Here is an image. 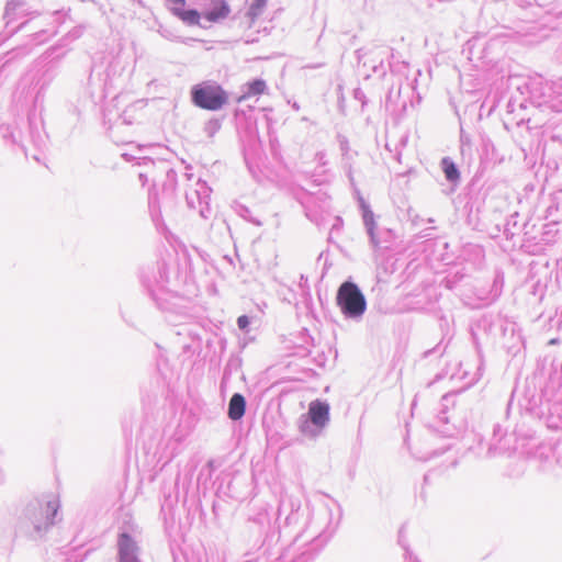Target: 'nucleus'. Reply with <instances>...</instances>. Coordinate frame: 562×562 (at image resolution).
Wrapping results in <instances>:
<instances>
[{
  "label": "nucleus",
  "instance_id": "nucleus-5",
  "mask_svg": "<svg viewBox=\"0 0 562 562\" xmlns=\"http://www.w3.org/2000/svg\"><path fill=\"white\" fill-rule=\"evenodd\" d=\"M121 562H137L135 544L127 533H122L119 541Z\"/></svg>",
  "mask_w": 562,
  "mask_h": 562
},
{
  "label": "nucleus",
  "instance_id": "nucleus-7",
  "mask_svg": "<svg viewBox=\"0 0 562 562\" xmlns=\"http://www.w3.org/2000/svg\"><path fill=\"white\" fill-rule=\"evenodd\" d=\"M246 402L241 394H234L228 405V417L233 420L240 419L245 414Z\"/></svg>",
  "mask_w": 562,
  "mask_h": 562
},
{
  "label": "nucleus",
  "instance_id": "nucleus-2",
  "mask_svg": "<svg viewBox=\"0 0 562 562\" xmlns=\"http://www.w3.org/2000/svg\"><path fill=\"white\" fill-rule=\"evenodd\" d=\"M191 95L196 106L209 111H217L228 102V94L223 87L212 82L194 86Z\"/></svg>",
  "mask_w": 562,
  "mask_h": 562
},
{
  "label": "nucleus",
  "instance_id": "nucleus-11",
  "mask_svg": "<svg viewBox=\"0 0 562 562\" xmlns=\"http://www.w3.org/2000/svg\"><path fill=\"white\" fill-rule=\"evenodd\" d=\"M267 5V0H252L248 15L251 20H256L263 11Z\"/></svg>",
  "mask_w": 562,
  "mask_h": 562
},
{
  "label": "nucleus",
  "instance_id": "nucleus-6",
  "mask_svg": "<svg viewBox=\"0 0 562 562\" xmlns=\"http://www.w3.org/2000/svg\"><path fill=\"white\" fill-rule=\"evenodd\" d=\"M267 91V83L262 79H255L246 85L245 92L238 98V102L259 97Z\"/></svg>",
  "mask_w": 562,
  "mask_h": 562
},
{
  "label": "nucleus",
  "instance_id": "nucleus-13",
  "mask_svg": "<svg viewBox=\"0 0 562 562\" xmlns=\"http://www.w3.org/2000/svg\"><path fill=\"white\" fill-rule=\"evenodd\" d=\"M237 325L240 329H245L247 328V326L249 325V319L246 315H241L237 318Z\"/></svg>",
  "mask_w": 562,
  "mask_h": 562
},
{
  "label": "nucleus",
  "instance_id": "nucleus-14",
  "mask_svg": "<svg viewBox=\"0 0 562 562\" xmlns=\"http://www.w3.org/2000/svg\"><path fill=\"white\" fill-rule=\"evenodd\" d=\"M550 345H554V344H558V339L557 338H553L549 341Z\"/></svg>",
  "mask_w": 562,
  "mask_h": 562
},
{
  "label": "nucleus",
  "instance_id": "nucleus-3",
  "mask_svg": "<svg viewBox=\"0 0 562 562\" xmlns=\"http://www.w3.org/2000/svg\"><path fill=\"white\" fill-rule=\"evenodd\" d=\"M59 502L53 497L47 501L38 502L32 509V522L36 530H45L54 524Z\"/></svg>",
  "mask_w": 562,
  "mask_h": 562
},
{
  "label": "nucleus",
  "instance_id": "nucleus-12",
  "mask_svg": "<svg viewBox=\"0 0 562 562\" xmlns=\"http://www.w3.org/2000/svg\"><path fill=\"white\" fill-rule=\"evenodd\" d=\"M167 4L172 14L178 16L184 10L186 0H167Z\"/></svg>",
  "mask_w": 562,
  "mask_h": 562
},
{
  "label": "nucleus",
  "instance_id": "nucleus-1",
  "mask_svg": "<svg viewBox=\"0 0 562 562\" xmlns=\"http://www.w3.org/2000/svg\"><path fill=\"white\" fill-rule=\"evenodd\" d=\"M336 302L341 313L348 317H360L367 310V301L363 293L356 283L350 281L340 284Z\"/></svg>",
  "mask_w": 562,
  "mask_h": 562
},
{
  "label": "nucleus",
  "instance_id": "nucleus-9",
  "mask_svg": "<svg viewBox=\"0 0 562 562\" xmlns=\"http://www.w3.org/2000/svg\"><path fill=\"white\" fill-rule=\"evenodd\" d=\"M441 166H442V170H443V173H445L447 180H449L451 182L459 181L460 172H459L457 166L454 165V162L450 158H448V157L442 158Z\"/></svg>",
  "mask_w": 562,
  "mask_h": 562
},
{
  "label": "nucleus",
  "instance_id": "nucleus-4",
  "mask_svg": "<svg viewBox=\"0 0 562 562\" xmlns=\"http://www.w3.org/2000/svg\"><path fill=\"white\" fill-rule=\"evenodd\" d=\"M308 416L311 422L317 427H324L329 419V406L328 404L315 400L310 403Z\"/></svg>",
  "mask_w": 562,
  "mask_h": 562
},
{
  "label": "nucleus",
  "instance_id": "nucleus-10",
  "mask_svg": "<svg viewBox=\"0 0 562 562\" xmlns=\"http://www.w3.org/2000/svg\"><path fill=\"white\" fill-rule=\"evenodd\" d=\"M178 18L190 25H199L201 15L196 10H183Z\"/></svg>",
  "mask_w": 562,
  "mask_h": 562
},
{
  "label": "nucleus",
  "instance_id": "nucleus-8",
  "mask_svg": "<svg viewBox=\"0 0 562 562\" xmlns=\"http://www.w3.org/2000/svg\"><path fill=\"white\" fill-rule=\"evenodd\" d=\"M214 7L204 16L209 22H217L229 14V7L224 0H213Z\"/></svg>",
  "mask_w": 562,
  "mask_h": 562
}]
</instances>
